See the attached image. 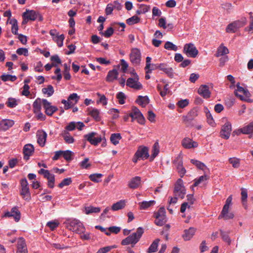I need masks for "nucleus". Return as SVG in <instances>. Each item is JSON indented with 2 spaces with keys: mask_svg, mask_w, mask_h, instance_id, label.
I'll return each mask as SVG.
<instances>
[{
  "mask_svg": "<svg viewBox=\"0 0 253 253\" xmlns=\"http://www.w3.org/2000/svg\"><path fill=\"white\" fill-rule=\"evenodd\" d=\"M155 223L158 226H163L166 222V211L164 208L162 207L158 211L155 213Z\"/></svg>",
  "mask_w": 253,
  "mask_h": 253,
  "instance_id": "4",
  "label": "nucleus"
},
{
  "mask_svg": "<svg viewBox=\"0 0 253 253\" xmlns=\"http://www.w3.org/2000/svg\"><path fill=\"white\" fill-rule=\"evenodd\" d=\"M100 211V208L98 207H94L89 206L85 208V213L89 214L92 213H98Z\"/></svg>",
  "mask_w": 253,
  "mask_h": 253,
  "instance_id": "44",
  "label": "nucleus"
},
{
  "mask_svg": "<svg viewBox=\"0 0 253 253\" xmlns=\"http://www.w3.org/2000/svg\"><path fill=\"white\" fill-rule=\"evenodd\" d=\"M34 151V148L33 145L31 144H26L23 148V153L24 154V159L28 160L30 156L32 155Z\"/></svg>",
  "mask_w": 253,
  "mask_h": 253,
  "instance_id": "25",
  "label": "nucleus"
},
{
  "mask_svg": "<svg viewBox=\"0 0 253 253\" xmlns=\"http://www.w3.org/2000/svg\"><path fill=\"white\" fill-rule=\"evenodd\" d=\"M23 24L28 22L29 20L34 21L37 18V13L34 10H28L23 13Z\"/></svg>",
  "mask_w": 253,
  "mask_h": 253,
  "instance_id": "14",
  "label": "nucleus"
},
{
  "mask_svg": "<svg viewBox=\"0 0 253 253\" xmlns=\"http://www.w3.org/2000/svg\"><path fill=\"white\" fill-rule=\"evenodd\" d=\"M136 103L143 107L146 106L149 102V99L147 96H139L136 100Z\"/></svg>",
  "mask_w": 253,
  "mask_h": 253,
  "instance_id": "33",
  "label": "nucleus"
},
{
  "mask_svg": "<svg viewBox=\"0 0 253 253\" xmlns=\"http://www.w3.org/2000/svg\"><path fill=\"white\" fill-rule=\"evenodd\" d=\"M89 114L95 120L99 121L100 119V111L97 109L92 108L89 111Z\"/></svg>",
  "mask_w": 253,
  "mask_h": 253,
  "instance_id": "47",
  "label": "nucleus"
},
{
  "mask_svg": "<svg viewBox=\"0 0 253 253\" xmlns=\"http://www.w3.org/2000/svg\"><path fill=\"white\" fill-rule=\"evenodd\" d=\"M42 100L40 98H37L33 103V111L34 112H40L42 109Z\"/></svg>",
  "mask_w": 253,
  "mask_h": 253,
  "instance_id": "38",
  "label": "nucleus"
},
{
  "mask_svg": "<svg viewBox=\"0 0 253 253\" xmlns=\"http://www.w3.org/2000/svg\"><path fill=\"white\" fill-rule=\"evenodd\" d=\"M20 194L25 200L29 201L31 199L29 184L26 178L20 180Z\"/></svg>",
  "mask_w": 253,
  "mask_h": 253,
  "instance_id": "2",
  "label": "nucleus"
},
{
  "mask_svg": "<svg viewBox=\"0 0 253 253\" xmlns=\"http://www.w3.org/2000/svg\"><path fill=\"white\" fill-rule=\"evenodd\" d=\"M220 235L224 242L227 243L229 245L231 244V240L229 237V233L228 232L220 230Z\"/></svg>",
  "mask_w": 253,
  "mask_h": 253,
  "instance_id": "53",
  "label": "nucleus"
},
{
  "mask_svg": "<svg viewBox=\"0 0 253 253\" xmlns=\"http://www.w3.org/2000/svg\"><path fill=\"white\" fill-rule=\"evenodd\" d=\"M5 217H13L15 221L18 222L20 219V212L17 207H13L10 211H7L4 213Z\"/></svg>",
  "mask_w": 253,
  "mask_h": 253,
  "instance_id": "15",
  "label": "nucleus"
},
{
  "mask_svg": "<svg viewBox=\"0 0 253 253\" xmlns=\"http://www.w3.org/2000/svg\"><path fill=\"white\" fill-rule=\"evenodd\" d=\"M54 88L51 85H48L46 87L42 89L43 94H47L48 96H51L54 93Z\"/></svg>",
  "mask_w": 253,
  "mask_h": 253,
  "instance_id": "48",
  "label": "nucleus"
},
{
  "mask_svg": "<svg viewBox=\"0 0 253 253\" xmlns=\"http://www.w3.org/2000/svg\"><path fill=\"white\" fill-rule=\"evenodd\" d=\"M229 53L228 49L224 46H220L216 51V56L219 57Z\"/></svg>",
  "mask_w": 253,
  "mask_h": 253,
  "instance_id": "41",
  "label": "nucleus"
},
{
  "mask_svg": "<svg viewBox=\"0 0 253 253\" xmlns=\"http://www.w3.org/2000/svg\"><path fill=\"white\" fill-rule=\"evenodd\" d=\"M14 124L13 120L10 119H3L0 121V130L6 131Z\"/></svg>",
  "mask_w": 253,
  "mask_h": 253,
  "instance_id": "23",
  "label": "nucleus"
},
{
  "mask_svg": "<svg viewBox=\"0 0 253 253\" xmlns=\"http://www.w3.org/2000/svg\"><path fill=\"white\" fill-rule=\"evenodd\" d=\"M84 138L91 145H97L102 141L101 135H98L95 132H91L84 135Z\"/></svg>",
  "mask_w": 253,
  "mask_h": 253,
  "instance_id": "7",
  "label": "nucleus"
},
{
  "mask_svg": "<svg viewBox=\"0 0 253 253\" xmlns=\"http://www.w3.org/2000/svg\"><path fill=\"white\" fill-rule=\"evenodd\" d=\"M1 79L3 82L10 81L13 82L17 79L15 76L4 74L1 76Z\"/></svg>",
  "mask_w": 253,
  "mask_h": 253,
  "instance_id": "52",
  "label": "nucleus"
},
{
  "mask_svg": "<svg viewBox=\"0 0 253 253\" xmlns=\"http://www.w3.org/2000/svg\"><path fill=\"white\" fill-rule=\"evenodd\" d=\"M208 176L207 174H206V173H205L204 175H202L200 176L199 178L194 179V183L193 186L196 187L198 186L200 184H205V182L208 179Z\"/></svg>",
  "mask_w": 253,
  "mask_h": 253,
  "instance_id": "35",
  "label": "nucleus"
},
{
  "mask_svg": "<svg viewBox=\"0 0 253 253\" xmlns=\"http://www.w3.org/2000/svg\"><path fill=\"white\" fill-rule=\"evenodd\" d=\"M239 130L243 134H250L252 133L253 132V122L241 128Z\"/></svg>",
  "mask_w": 253,
  "mask_h": 253,
  "instance_id": "31",
  "label": "nucleus"
},
{
  "mask_svg": "<svg viewBox=\"0 0 253 253\" xmlns=\"http://www.w3.org/2000/svg\"><path fill=\"white\" fill-rule=\"evenodd\" d=\"M247 20L246 17H242L239 20H236L229 24L226 29L227 33H235L239 28L246 24Z\"/></svg>",
  "mask_w": 253,
  "mask_h": 253,
  "instance_id": "3",
  "label": "nucleus"
},
{
  "mask_svg": "<svg viewBox=\"0 0 253 253\" xmlns=\"http://www.w3.org/2000/svg\"><path fill=\"white\" fill-rule=\"evenodd\" d=\"M118 72L116 69H113L108 72L106 80L108 82H113L117 79L118 77Z\"/></svg>",
  "mask_w": 253,
  "mask_h": 253,
  "instance_id": "28",
  "label": "nucleus"
},
{
  "mask_svg": "<svg viewBox=\"0 0 253 253\" xmlns=\"http://www.w3.org/2000/svg\"><path fill=\"white\" fill-rule=\"evenodd\" d=\"M25 241L23 238H20L17 242V251L16 253H27Z\"/></svg>",
  "mask_w": 253,
  "mask_h": 253,
  "instance_id": "24",
  "label": "nucleus"
},
{
  "mask_svg": "<svg viewBox=\"0 0 253 253\" xmlns=\"http://www.w3.org/2000/svg\"><path fill=\"white\" fill-rule=\"evenodd\" d=\"M198 111L196 109L191 110L186 116H183L182 119L186 124H189L198 116Z\"/></svg>",
  "mask_w": 253,
  "mask_h": 253,
  "instance_id": "13",
  "label": "nucleus"
},
{
  "mask_svg": "<svg viewBox=\"0 0 253 253\" xmlns=\"http://www.w3.org/2000/svg\"><path fill=\"white\" fill-rule=\"evenodd\" d=\"M251 93L247 90L246 89L242 95H240V99L241 100L247 101L248 102H252V100L250 98Z\"/></svg>",
  "mask_w": 253,
  "mask_h": 253,
  "instance_id": "43",
  "label": "nucleus"
},
{
  "mask_svg": "<svg viewBox=\"0 0 253 253\" xmlns=\"http://www.w3.org/2000/svg\"><path fill=\"white\" fill-rule=\"evenodd\" d=\"M103 175L101 173H94L89 175V179L95 182H99L101 181V178Z\"/></svg>",
  "mask_w": 253,
  "mask_h": 253,
  "instance_id": "54",
  "label": "nucleus"
},
{
  "mask_svg": "<svg viewBox=\"0 0 253 253\" xmlns=\"http://www.w3.org/2000/svg\"><path fill=\"white\" fill-rule=\"evenodd\" d=\"M65 39L64 35L61 34L56 36V37L53 38V41L56 42L59 47H61L63 44V41Z\"/></svg>",
  "mask_w": 253,
  "mask_h": 253,
  "instance_id": "45",
  "label": "nucleus"
},
{
  "mask_svg": "<svg viewBox=\"0 0 253 253\" xmlns=\"http://www.w3.org/2000/svg\"><path fill=\"white\" fill-rule=\"evenodd\" d=\"M165 48L169 50H173L176 51L177 50L178 48L176 45L173 44L170 42H167L164 46Z\"/></svg>",
  "mask_w": 253,
  "mask_h": 253,
  "instance_id": "50",
  "label": "nucleus"
},
{
  "mask_svg": "<svg viewBox=\"0 0 253 253\" xmlns=\"http://www.w3.org/2000/svg\"><path fill=\"white\" fill-rule=\"evenodd\" d=\"M141 52L137 48L132 49L129 55L131 62L133 65L137 66L140 64L141 61Z\"/></svg>",
  "mask_w": 253,
  "mask_h": 253,
  "instance_id": "9",
  "label": "nucleus"
},
{
  "mask_svg": "<svg viewBox=\"0 0 253 253\" xmlns=\"http://www.w3.org/2000/svg\"><path fill=\"white\" fill-rule=\"evenodd\" d=\"M183 52L188 57L195 58L198 54V50L193 43H189L184 45Z\"/></svg>",
  "mask_w": 253,
  "mask_h": 253,
  "instance_id": "6",
  "label": "nucleus"
},
{
  "mask_svg": "<svg viewBox=\"0 0 253 253\" xmlns=\"http://www.w3.org/2000/svg\"><path fill=\"white\" fill-rule=\"evenodd\" d=\"M186 194V190L183 186V180L178 179L175 185L174 194L181 199H183Z\"/></svg>",
  "mask_w": 253,
  "mask_h": 253,
  "instance_id": "5",
  "label": "nucleus"
},
{
  "mask_svg": "<svg viewBox=\"0 0 253 253\" xmlns=\"http://www.w3.org/2000/svg\"><path fill=\"white\" fill-rule=\"evenodd\" d=\"M42 102L43 107L45 110V113L47 115L52 116L58 110L57 107L52 105L51 103L46 99H42Z\"/></svg>",
  "mask_w": 253,
  "mask_h": 253,
  "instance_id": "11",
  "label": "nucleus"
},
{
  "mask_svg": "<svg viewBox=\"0 0 253 253\" xmlns=\"http://www.w3.org/2000/svg\"><path fill=\"white\" fill-rule=\"evenodd\" d=\"M240 159L237 158H230L229 159V162L234 168H238L240 166Z\"/></svg>",
  "mask_w": 253,
  "mask_h": 253,
  "instance_id": "55",
  "label": "nucleus"
},
{
  "mask_svg": "<svg viewBox=\"0 0 253 253\" xmlns=\"http://www.w3.org/2000/svg\"><path fill=\"white\" fill-rule=\"evenodd\" d=\"M153 153L152 154V156L153 158L156 157L159 152V146L158 142H156L153 145Z\"/></svg>",
  "mask_w": 253,
  "mask_h": 253,
  "instance_id": "62",
  "label": "nucleus"
},
{
  "mask_svg": "<svg viewBox=\"0 0 253 253\" xmlns=\"http://www.w3.org/2000/svg\"><path fill=\"white\" fill-rule=\"evenodd\" d=\"M19 102V100L10 97L8 98V100L6 102V105L7 107L13 108L15 107L18 104Z\"/></svg>",
  "mask_w": 253,
  "mask_h": 253,
  "instance_id": "39",
  "label": "nucleus"
},
{
  "mask_svg": "<svg viewBox=\"0 0 253 253\" xmlns=\"http://www.w3.org/2000/svg\"><path fill=\"white\" fill-rule=\"evenodd\" d=\"M64 78L66 80H69L71 79V75L69 73L70 67L66 63L64 64Z\"/></svg>",
  "mask_w": 253,
  "mask_h": 253,
  "instance_id": "51",
  "label": "nucleus"
},
{
  "mask_svg": "<svg viewBox=\"0 0 253 253\" xmlns=\"http://www.w3.org/2000/svg\"><path fill=\"white\" fill-rule=\"evenodd\" d=\"M37 142L39 144L43 147L44 146L46 140L47 134L42 130H38L37 132Z\"/></svg>",
  "mask_w": 253,
  "mask_h": 253,
  "instance_id": "20",
  "label": "nucleus"
},
{
  "mask_svg": "<svg viewBox=\"0 0 253 253\" xmlns=\"http://www.w3.org/2000/svg\"><path fill=\"white\" fill-rule=\"evenodd\" d=\"M10 24L12 25V33L14 35H18V26L17 20L15 19H11L10 21Z\"/></svg>",
  "mask_w": 253,
  "mask_h": 253,
  "instance_id": "46",
  "label": "nucleus"
},
{
  "mask_svg": "<svg viewBox=\"0 0 253 253\" xmlns=\"http://www.w3.org/2000/svg\"><path fill=\"white\" fill-rule=\"evenodd\" d=\"M140 21V19L137 16L134 15L126 20V23L129 25H132L133 24L138 23Z\"/></svg>",
  "mask_w": 253,
  "mask_h": 253,
  "instance_id": "49",
  "label": "nucleus"
},
{
  "mask_svg": "<svg viewBox=\"0 0 253 253\" xmlns=\"http://www.w3.org/2000/svg\"><path fill=\"white\" fill-rule=\"evenodd\" d=\"M62 135L66 143L72 144L74 142V138L70 135L69 132L63 131L62 133Z\"/></svg>",
  "mask_w": 253,
  "mask_h": 253,
  "instance_id": "37",
  "label": "nucleus"
},
{
  "mask_svg": "<svg viewBox=\"0 0 253 253\" xmlns=\"http://www.w3.org/2000/svg\"><path fill=\"white\" fill-rule=\"evenodd\" d=\"M134 78H129L126 81V85L135 89H140L142 88V85L140 83L138 82V77L136 73L134 74Z\"/></svg>",
  "mask_w": 253,
  "mask_h": 253,
  "instance_id": "10",
  "label": "nucleus"
},
{
  "mask_svg": "<svg viewBox=\"0 0 253 253\" xmlns=\"http://www.w3.org/2000/svg\"><path fill=\"white\" fill-rule=\"evenodd\" d=\"M191 162L193 165H195L198 169L203 170L205 173H207L209 172V169L203 163L195 159H191Z\"/></svg>",
  "mask_w": 253,
  "mask_h": 253,
  "instance_id": "30",
  "label": "nucleus"
},
{
  "mask_svg": "<svg viewBox=\"0 0 253 253\" xmlns=\"http://www.w3.org/2000/svg\"><path fill=\"white\" fill-rule=\"evenodd\" d=\"M198 93L205 99H208L211 97V92L209 86L206 84H202L199 87Z\"/></svg>",
  "mask_w": 253,
  "mask_h": 253,
  "instance_id": "16",
  "label": "nucleus"
},
{
  "mask_svg": "<svg viewBox=\"0 0 253 253\" xmlns=\"http://www.w3.org/2000/svg\"><path fill=\"white\" fill-rule=\"evenodd\" d=\"M232 198L231 196H229L226 200L225 204L223 206L222 210L223 211H225L226 210H229L230 205H231Z\"/></svg>",
  "mask_w": 253,
  "mask_h": 253,
  "instance_id": "60",
  "label": "nucleus"
},
{
  "mask_svg": "<svg viewBox=\"0 0 253 253\" xmlns=\"http://www.w3.org/2000/svg\"><path fill=\"white\" fill-rule=\"evenodd\" d=\"M160 241L159 239H156L150 245L147 250V252L149 253H152L156 252L157 250L158 244Z\"/></svg>",
  "mask_w": 253,
  "mask_h": 253,
  "instance_id": "42",
  "label": "nucleus"
},
{
  "mask_svg": "<svg viewBox=\"0 0 253 253\" xmlns=\"http://www.w3.org/2000/svg\"><path fill=\"white\" fill-rule=\"evenodd\" d=\"M80 96H79L76 93H73L71 94L68 98V100L70 105L71 108L74 106L77 102L79 101L80 99Z\"/></svg>",
  "mask_w": 253,
  "mask_h": 253,
  "instance_id": "32",
  "label": "nucleus"
},
{
  "mask_svg": "<svg viewBox=\"0 0 253 253\" xmlns=\"http://www.w3.org/2000/svg\"><path fill=\"white\" fill-rule=\"evenodd\" d=\"M237 89L235 91V95L240 98V95H242L246 90L243 87L239 85V83L237 84Z\"/></svg>",
  "mask_w": 253,
  "mask_h": 253,
  "instance_id": "58",
  "label": "nucleus"
},
{
  "mask_svg": "<svg viewBox=\"0 0 253 253\" xmlns=\"http://www.w3.org/2000/svg\"><path fill=\"white\" fill-rule=\"evenodd\" d=\"M234 215L232 212H229V210H226L225 211H223V210H222L220 214L218 216V218L220 219L223 218L225 220H228L232 219Z\"/></svg>",
  "mask_w": 253,
  "mask_h": 253,
  "instance_id": "36",
  "label": "nucleus"
},
{
  "mask_svg": "<svg viewBox=\"0 0 253 253\" xmlns=\"http://www.w3.org/2000/svg\"><path fill=\"white\" fill-rule=\"evenodd\" d=\"M141 179L140 176H135L132 178L128 184V186L131 189L137 188L141 184Z\"/></svg>",
  "mask_w": 253,
  "mask_h": 253,
  "instance_id": "27",
  "label": "nucleus"
},
{
  "mask_svg": "<svg viewBox=\"0 0 253 253\" xmlns=\"http://www.w3.org/2000/svg\"><path fill=\"white\" fill-rule=\"evenodd\" d=\"M159 70L164 72L168 76L171 78L174 77V72L173 69L164 63L160 64Z\"/></svg>",
  "mask_w": 253,
  "mask_h": 253,
  "instance_id": "22",
  "label": "nucleus"
},
{
  "mask_svg": "<svg viewBox=\"0 0 253 253\" xmlns=\"http://www.w3.org/2000/svg\"><path fill=\"white\" fill-rule=\"evenodd\" d=\"M39 173L40 174L43 175L44 178L48 179L50 175L52 174L48 170L41 169L39 171Z\"/></svg>",
  "mask_w": 253,
  "mask_h": 253,
  "instance_id": "63",
  "label": "nucleus"
},
{
  "mask_svg": "<svg viewBox=\"0 0 253 253\" xmlns=\"http://www.w3.org/2000/svg\"><path fill=\"white\" fill-rule=\"evenodd\" d=\"M156 204V201L154 200H150L149 201H143L138 203L139 206V209L140 210H146L151 206H154Z\"/></svg>",
  "mask_w": 253,
  "mask_h": 253,
  "instance_id": "29",
  "label": "nucleus"
},
{
  "mask_svg": "<svg viewBox=\"0 0 253 253\" xmlns=\"http://www.w3.org/2000/svg\"><path fill=\"white\" fill-rule=\"evenodd\" d=\"M139 239L137 237V234L132 233L126 239L122 241L123 245H127L129 244H135Z\"/></svg>",
  "mask_w": 253,
  "mask_h": 253,
  "instance_id": "21",
  "label": "nucleus"
},
{
  "mask_svg": "<svg viewBox=\"0 0 253 253\" xmlns=\"http://www.w3.org/2000/svg\"><path fill=\"white\" fill-rule=\"evenodd\" d=\"M241 199L242 201L243 202V205L245 206L248 198V193L247 190L246 189L244 188L241 189Z\"/></svg>",
  "mask_w": 253,
  "mask_h": 253,
  "instance_id": "56",
  "label": "nucleus"
},
{
  "mask_svg": "<svg viewBox=\"0 0 253 253\" xmlns=\"http://www.w3.org/2000/svg\"><path fill=\"white\" fill-rule=\"evenodd\" d=\"M232 131L231 124L229 123H226L222 127L220 131V135L222 138L227 139L229 138Z\"/></svg>",
  "mask_w": 253,
  "mask_h": 253,
  "instance_id": "12",
  "label": "nucleus"
},
{
  "mask_svg": "<svg viewBox=\"0 0 253 253\" xmlns=\"http://www.w3.org/2000/svg\"><path fill=\"white\" fill-rule=\"evenodd\" d=\"M181 144L182 146L186 149L196 148L198 146V144L197 142L193 141L188 137H185L183 139Z\"/></svg>",
  "mask_w": 253,
  "mask_h": 253,
  "instance_id": "17",
  "label": "nucleus"
},
{
  "mask_svg": "<svg viewBox=\"0 0 253 253\" xmlns=\"http://www.w3.org/2000/svg\"><path fill=\"white\" fill-rule=\"evenodd\" d=\"M126 205V201L122 200L112 205L111 209L113 211H116L124 208Z\"/></svg>",
  "mask_w": 253,
  "mask_h": 253,
  "instance_id": "34",
  "label": "nucleus"
},
{
  "mask_svg": "<svg viewBox=\"0 0 253 253\" xmlns=\"http://www.w3.org/2000/svg\"><path fill=\"white\" fill-rule=\"evenodd\" d=\"M135 153L141 160L147 159L149 157L148 149L145 146H139Z\"/></svg>",
  "mask_w": 253,
  "mask_h": 253,
  "instance_id": "19",
  "label": "nucleus"
},
{
  "mask_svg": "<svg viewBox=\"0 0 253 253\" xmlns=\"http://www.w3.org/2000/svg\"><path fill=\"white\" fill-rule=\"evenodd\" d=\"M174 165L180 177H182L185 174L186 170L183 166V162L182 160L177 158L174 162Z\"/></svg>",
  "mask_w": 253,
  "mask_h": 253,
  "instance_id": "18",
  "label": "nucleus"
},
{
  "mask_svg": "<svg viewBox=\"0 0 253 253\" xmlns=\"http://www.w3.org/2000/svg\"><path fill=\"white\" fill-rule=\"evenodd\" d=\"M72 183L71 178L69 177L64 179L58 185L59 187L62 188L65 186L70 185Z\"/></svg>",
  "mask_w": 253,
  "mask_h": 253,
  "instance_id": "59",
  "label": "nucleus"
},
{
  "mask_svg": "<svg viewBox=\"0 0 253 253\" xmlns=\"http://www.w3.org/2000/svg\"><path fill=\"white\" fill-rule=\"evenodd\" d=\"M100 33L102 34L105 37L109 38L114 33V29L112 27H109L104 32V33L100 32Z\"/></svg>",
  "mask_w": 253,
  "mask_h": 253,
  "instance_id": "64",
  "label": "nucleus"
},
{
  "mask_svg": "<svg viewBox=\"0 0 253 253\" xmlns=\"http://www.w3.org/2000/svg\"><path fill=\"white\" fill-rule=\"evenodd\" d=\"M59 225V222L55 221H50L46 223L47 226H48L51 230H54Z\"/></svg>",
  "mask_w": 253,
  "mask_h": 253,
  "instance_id": "61",
  "label": "nucleus"
},
{
  "mask_svg": "<svg viewBox=\"0 0 253 253\" xmlns=\"http://www.w3.org/2000/svg\"><path fill=\"white\" fill-rule=\"evenodd\" d=\"M129 116L132 118V121L136 119L138 122L140 124H143L145 122V118L140 110L136 107H132L131 112L129 114Z\"/></svg>",
  "mask_w": 253,
  "mask_h": 253,
  "instance_id": "8",
  "label": "nucleus"
},
{
  "mask_svg": "<svg viewBox=\"0 0 253 253\" xmlns=\"http://www.w3.org/2000/svg\"><path fill=\"white\" fill-rule=\"evenodd\" d=\"M196 229L194 227H190L188 229H185L182 237L185 241L190 240L194 235Z\"/></svg>",
  "mask_w": 253,
  "mask_h": 253,
  "instance_id": "26",
  "label": "nucleus"
},
{
  "mask_svg": "<svg viewBox=\"0 0 253 253\" xmlns=\"http://www.w3.org/2000/svg\"><path fill=\"white\" fill-rule=\"evenodd\" d=\"M121 139V135L119 133H113L110 136V141L115 145H117Z\"/></svg>",
  "mask_w": 253,
  "mask_h": 253,
  "instance_id": "40",
  "label": "nucleus"
},
{
  "mask_svg": "<svg viewBox=\"0 0 253 253\" xmlns=\"http://www.w3.org/2000/svg\"><path fill=\"white\" fill-rule=\"evenodd\" d=\"M66 227L71 231L75 232L78 234L84 233L85 229L83 223L76 218L68 219L65 223Z\"/></svg>",
  "mask_w": 253,
  "mask_h": 253,
  "instance_id": "1",
  "label": "nucleus"
},
{
  "mask_svg": "<svg viewBox=\"0 0 253 253\" xmlns=\"http://www.w3.org/2000/svg\"><path fill=\"white\" fill-rule=\"evenodd\" d=\"M117 98L118 99L119 102L120 104H124L125 103V99L126 97L125 93L123 92H119L117 94Z\"/></svg>",
  "mask_w": 253,
  "mask_h": 253,
  "instance_id": "57",
  "label": "nucleus"
}]
</instances>
